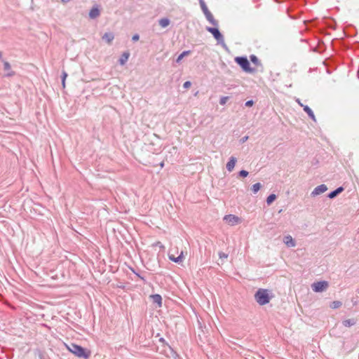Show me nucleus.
I'll use <instances>...</instances> for the list:
<instances>
[{"mask_svg": "<svg viewBox=\"0 0 359 359\" xmlns=\"http://www.w3.org/2000/svg\"><path fill=\"white\" fill-rule=\"evenodd\" d=\"M327 190V187L325 184H320L318 187H316L313 191L311 192V195L313 197L317 196L318 195H320L323 193H325Z\"/></svg>", "mask_w": 359, "mask_h": 359, "instance_id": "7", "label": "nucleus"}, {"mask_svg": "<svg viewBox=\"0 0 359 359\" xmlns=\"http://www.w3.org/2000/svg\"><path fill=\"white\" fill-rule=\"evenodd\" d=\"M328 283L325 280L315 282L311 285L312 290L316 292H322L328 287Z\"/></svg>", "mask_w": 359, "mask_h": 359, "instance_id": "5", "label": "nucleus"}, {"mask_svg": "<svg viewBox=\"0 0 359 359\" xmlns=\"http://www.w3.org/2000/svg\"><path fill=\"white\" fill-rule=\"evenodd\" d=\"M71 0H61V1L63 3V4H66V3H68Z\"/></svg>", "mask_w": 359, "mask_h": 359, "instance_id": "34", "label": "nucleus"}, {"mask_svg": "<svg viewBox=\"0 0 359 359\" xmlns=\"http://www.w3.org/2000/svg\"><path fill=\"white\" fill-rule=\"evenodd\" d=\"M161 166L163 167V163H161Z\"/></svg>", "mask_w": 359, "mask_h": 359, "instance_id": "37", "label": "nucleus"}, {"mask_svg": "<svg viewBox=\"0 0 359 359\" xmlns=\"http://www.w3.org/2000/svg\"><path fill=\"white\" fill-rule=\"evenodd\" d=\"M248 137H247V136H246V137H244L243 138V142L246 141V140H248Z\"/></svg>", "mask_w": 359, "mask_h": 359, "instance_id": "36", "label": "nucleus"}, {"mask_svg": "<svg viewBox=\"0 0 359 359\" xmlns=\"http://www.w3.org/2000/svg\"><path fill=\"white\" fill-rule=\"evenodd\" d=\"M261 187H262V184L259 182L253 184L252 187V191L253 194H257L259 191Z\"/></svg>", "mask_w": 359, "mask_h": 359, "instance_id": "23", "label": "nucleus"}, {"mask_svg": "<svg viewBox=\"0 0 359 359\" xmlns=\"http://www.w3.org/2000/svg\"><path fill=\"white\" fill-rule=\"evenodd\" d=\"M207 20L211 23L212 25L217 27L218 26V22L214 18L212 14L210 13V11L208 12L207 13L204 14Z\"/></svg>", "mask_w": 359, "mask_h": 359, "instance_id": "14", "label": "nucleus"}, {"mask_svg": "<svg viewBox=\"0 0 359 359\" xmlns=\"http://www.w3.org/2000/svg\"><path fill=\"white\" fill-rule=\"evenodd\" d=\"M66 348L69 352L77 356L78 358L88 359L90 356V351L86 348H83L81 346L75 344H66Z\"/></svg>", "mask_w": 359, "mask_h": 359, "instance_id": "1", "label": "nucleus"}, {"mask_svg": "<svg viewBox=\"0 0 359 359\" xmlns=\"http://www.w3.org/2000/svg\"><path fill=\"white\" fill-rule=\"evenodd\" d=\"M151 298L154 303H156L158 304L159 307L162 305V297L160 294H153L151 295Z\"/></svg>", "mask_w": 359, "mask_h": 359, "instance_id": "15", "label": "nucleus"}, {"mask_svg": "<svg viewBox=\"0 0 359 359\" xmlns=\"http://www.w3.org/2000/svg\"><path fill=\"white\" fill-rule=\"evenodd\" d=\"M129 56H130V53L128 52H124L118 60L120 65H124L127 62V61L129 58Z\"/></svg>", "mask_w": 359, "mask_h": 359, "instance_id": "16", "label": "nucleus"}, {"mask_svg": "<svg viewBox=\"0 0 359 359\" xmlns=\"http://www.w3.org/2000/svg\"><path fill=\"white\" fill-rule=\"evenodd\" d=\"M1 58V53L0 52V59Z\"/></svg>", "mask_w": 359, "mask_h": 359, "instance_id": "38", "label": "nucleus"}, {"mask_svg": "<svg viewBox=\"0 0 359 359\" xmlns=\"http://www.w3.org/2000/svg\"><path fill=\"white\" fill-rule=\"evenodd\" d=\"M229 100V97H222L219 100V104L224 105Z\"/></svg>", "mask_w": 359, "mask_h": 359, "instance_id": "28", "label": "nucleus"}, {"mask_svg": "<svg viewBox=\"0 0 359 359\" xmlns=\"http://www.w3.org/2000/svg\"><path fill=\"white\" fill-rule=\"evenodd\" d=\"M223 220L231 226H236L242 222L241 218L234 215H226L224 217Z\"/></svg>", "mask_w": 359, "mask_h": 359, "instance_id": "4", "label": "nucleus"}, {"mask_svg": "<svg viewBox=\"0 0 359 359\" xmlns=\"http://www.w3.org/2000/svg\"><path fill=\"white\" fill-rule=\"evenodd\" d=\"M342 323L345 327H351L354 325L356 323V321L355 319H347L344 320Z\"/></svg>", "mask_w": 359, "mask_h": 359, "instance_id": "20", "label": "nucleus"}, {"mask_svg": "<svg viewBox=\"0 0 359 359\" xmlns=\"http://www.w3.org/2000/svg\"><path fill=\"white\" fill-rule=\"evenodd\" d=\"M238 175H239L240 177H246L248 175V172L246 171V170H241L239 172Z\"/></svg>", "mask_w": 359, "mask_h": 359, "instance_id": "29", "label": "nucleus"}, {"mask_svg": "<svg viewBox=\"0 0 359 359\" xmlns=\"http://www.w3.org/2000/svg\"><path fill=\"white\" fill-rule=\"evenodd\" d=\"M139 39H140V36H139L138 34H135L132 37V39H133V41H137L139 40Z\"/></svg>", "mask_w": 359, "mask_h": 359, "instance_id": "33", "label": "nucleus"}, {"mask_svg": "<svg viewBox=\"0 0 359 359\" xmlns=\"http://www.w3.org/2000/svg\"><path fill=\"white\" fill-rule=\"evenodd\" d=\"M344 190V188L340 187L339 188H337L336 190L330 192L328 195V197L330 198H335L338 194H339L340 193H341Z\"/></svg>", "mask_w": 359, "mask_h": 359, "instance_id": "17", "label": "nucleus"}, {"mask_svg": "<svg viewBox=\"0 0 359 359\" xmlns=\"http://www.w3.org/2000/svg\"><path fill=\"white\" fill-rule=\"evenodd\" d=\"M219 257L220 259H226L228 257V255L224 253V252H219Z\"/></svg>", "mask_w": 359, "mask_h": 359, "instance_id": "30", "label": "nucleus"}, {"mask_svg": "<svg viewBox=\"0 0 359 359\" xmlns=\"http://www.w3.org/2000/svg\"><path fill=\"white\" fill-rule=\"evenodd\" d=\"M297 102H298V104H299L300 106H302V107L304 108V105H303V104L301 103V102L299 101V99H298V100H297Z\"/></svg>", "mask_w": 359, "mask_h": 359, "instance_id": "35", "label": "nucleus"}, {"mask_svg": "<svg viewBox=\"0 0 359 359\" xmlns=\"http://www.w3.org/2000/svg\"><path fill=\"white\" fill-rule=\"evenodd\" d=\"M190 51L189 50H185L183 51L177 58L176 62L177 63L180 62V61L183 59L184 57L189 55Z\"/></svg>", "mask_w": 359, "mask_h": 359, "instance_id": "22", "label": "nucleus"}, {"mask_svg": "<svg viewBox=\"0 0 359 359\" xmlns=\"http://www.w3.org/2000/svg\"><path fill=\"white\" fill-rule=\"evenodd\" d=\"M276 199V196L275 194H270L266 198V203L268 205H271Z\"/></svg>", "mask_w": 359, "mask_h": 359, "instance_id": "24", "label": "nucleus"}, {"mask_svg": "<svg viewBox=\"0 0 359 359\" xmlns=\"http://www.w3.org/2000/svg\"><path fill=\"white\" fill-rule=\"evenodd\" d=\"M236 161H237V159L234 156H231L229 158V161H228V163H226V169L229 172H231L233 170L235 165L236 163Z\"/></svg>", "mask_w": 359, "mask_h": 359, "instance_id": "12", "label": "nucleus"}, {"mask_svg": "<svg viewBox=\"0 0 359 359\" xmlns=\"http://www.w3.org/2000/svg\"><path fill=\"white\" fill-rule=\"evenodd\" d=\"M168 258H169V259H170L171 261H172L175 263L180 264V263L183 262V261L184 259V252L181 251V252L178 257H175V255L171 253V252H169Z\"/></svg>", "mask_w": 359, "mask_h": 359, "instance_id": "8", "label": "nucleus"}, {"mask_svg": "<svg viewBox=\"0 0 359 359\" xmlns=\"http://www.w3.org/2000/svg\"><path fill=\"white\" fill-rule=\"evenodd\" d=\"M283 243L289 248H293L296 245L295 241L290 235L285 236L283 238Z\"/></svg>", "mask_w": 359, "mask_h": 359, "instance_id": "10", "label": "nucleus"}, {"mask_svg": "<svg viewBox=\"0 0 359 359\" xmlns=\"http://www.w3.org/2000/svg\"><path fill=\"white\" fill-rule=\"evenodd\" d=\"M272 296L270 295L269 291L266 289H259L255 294V299L259 305H265L268 304Z\"/></svg>", "mask_w": 359, "mask_h": 359, "instance_id": "2", "label": "nucleus"}, {"mask_svg": "<svg viewBox=\"0 0 359 359\" xmlns=\"http://www.w3.org/2000/svg\"><path fill=\"white\" fill-rule=\"evenodd\" d=\"M235 61L242 67L245 72L252 73L255 69L250 67V62L245 57H236Z\"/></svg>", "mask_w": 359, "mask_h": 359, "instance_id": "3", "label": "nucleus"}, {"mask_svg": "<svg viewBox=\"0 0 359 359\" xmlns=\"http://www.w3.org/2000/svg\"><path fill=\"white\" fill-rule=\"evenodd\" d=\"M67 77V72L63 71L62 75V85L63 88H65V81H66Z\"/></svg>", "mask_w": 359, "mask_h": 359, "instance_id": "27", "label": "nucleus"}, {"mask_svg": "<svg viewBox=\"0 0 359 359\" xmlns=\"http://www.w3.org/2000/svg\"><path fill=\"white\" fill-rule=\"evenodd\" d=\"M102 38L108 44H111L114 39V34L112 32H106Z\"/></svg>", "mask_w": 359, "mask_h": 359, "instance_id": "13", "label": "nucleus"}, {"mask_svg": "<svg viewBox=\"0 0 359 359\" xmlns=\"http://www.w3.org/2000/svg\"><path fill=\"white\" fill-rule=\"evenodd\" d=\"M100 15V11L98 8L97 6H93L90 12H89V17L91 19H95L99 17Z\"/></svg>", "mask_w": 359, "mask_h": 359, "instance_id": "11", "label": "nucleus"}, {"mask_svg": "<svg viewBox=\"0 0 359 359\" xmlns=\"http://www.w3.org/2000/svg\"><path fill=\"white\" fill-rule=\"evenodd\" d=\"M250 58L251 62H252L253 64H255V65H260V62H259V59H258V58H257V56H255V55H250Z\"/></svg>", "mask_w": 359, "mask_h": 359, "instance_id": "26", "label": "nucleus"}, {"mask_svg": "<svg viewBox=\"0 0 359 359\" xmlns=\"http://www.w3.org/2000/svg\"><path fill=\"white\" fill-rule=\"evenodd\" d=\"M158 22L161 27L165 28L170 25V20L168 18H161L159 20Z\"/></svg>", "mask_w": 359, "mask_h": 359, "instance_id": "19", "label": "nucleus"}, {"mask_svg": "<svg viewBox=\"0 0 359 359\" xmlns=\"http://www.w3.org/2000/svg\"><path fill=\"white\" fill-rule=\"evenodd\" d=\"M253 104H254V102L252 100H248L245 102V106L250 107H252L253 105Z\"/></svg>", "mask_w": 359, "mask_h": 359, "instance_id": "32", "label": "nucleus"}, {"mask_svg": "<svg viewBox=\"0 0 359 359\" xmlns=\"http://www.w3.org/2000/svg\"><path fill=\"white\" fill-rule=\"evenodd\" d=\"M206 30L213 35L218 43H224V37L217 27H207Z\"/></svg>", "mask_w": 359, "mask_h": 359, "instance_id": "6", "label": "nucleus"}, {"mask_svg": "<svg viewBox=\"0 0 359 359\" xmlns=\"http://www.w3.org/2000/svg\"><path fill=\"white\" fill-rule=\"evenodd\" d=\"M304 110L305 112H306V114H308V116L313 121H316V117H315V115L313 112V111L310 109L309 107H308L307 105H305L304 106Z\"/></svg>", "mask_w": 359, "mask_h": 359, "instance_id": "18", "label": "nucleus"}, {"mask_svg": "<svg viewBox=\"0 0 359 359\" xmlns=\"http://www.w3.org/2000/svg\"><path fill=\"white\" fill-rule=\"evenodd\" d=\"M4 69L6 72L5 76L10 77L15 74V72L11 70V65L7 61H4Z\"/></svg>", "mask_w": 359, "mask_h": 359, "instance_id": "9", "label": "nucleus"}, {"mask_svg": "<svg viewBox=\"0 0 359 359\" xmlns=\"http://www.w3.org/2000/svg\"><path fill=\"white\" fill-rule=\"evenodd\" d=\"M199 3H200L201 8L204 14H205L210 11L203 0H199Z\"/></svg>", "mask_w": 359, "mask_h": 359, "instance_id": "21", "label": "nucleus"}, {"mask_svg": "<svg viewBox=\"0 0 359 359\" xmlns=\"http://www.w3.org/2000/svg\"><path fill=\"white\" fill-rule=\"evenodd\" d=\"M191 86V83L190 81H185L183 84V87L184 88H189Z\"/></svg>", "mask_w": 359, "mask_h": 359, "instance_id": "31", "label": "nucleus"}, {"mask_svg": "<svg viewBox=\"0 0 359 359\" xmlns=\"http://www.w3.org/2000/svg\"><path fill=\"white\" fill-rule=\"evenodd\" d=\"M342 305V303L340 301H334L330 304V307L332 309H338Z\"/></svg>", "mask_w": 359, "mask_h": 359, "instance_id": "25", "label": "nucleus"}]
</instances>
